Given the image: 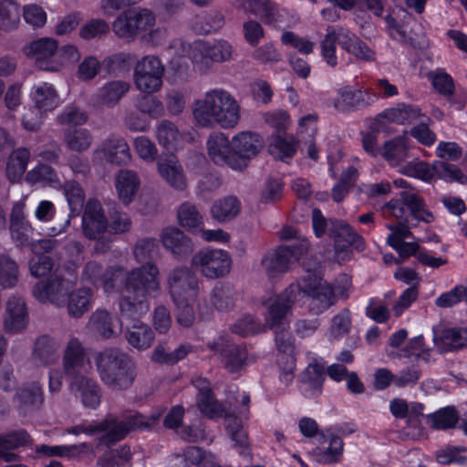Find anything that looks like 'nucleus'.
<instances>
[{"mask_svg": "<svg viewBox=\"0 0 467 467\" xmlns=\"http://www.w3.org/2000/svg\"><path fill=\"white\" fill-rule=\"evenodd\" d=\"M63 140L69 150L82 152L89 149L93 138L86 129H67L64 132Z\"/></svg>", "mask_w": 467, "mask_h": 467, "instance_id": "nucleus-47", "label": "nucleus"}, {"mask_svg": "<svg viewBox=\"0 0 467 467\" xmlns=\"http://www.w3.org/2000/svg\"><path fill=\"white\" fill-rule=\"evenodd\" d=\"M195 298H183L171 300L175 306L176 321L183 327H191L195 319L192 302Z\"/></svg>", "mask_w": 467, "mask_h": 467, "instance_id": "nucleus-58", "label": "nucleus"}, {"mask_svg": "<svg viewBox=\"0 0 467 467\" xmlns=\"http://www.w3.org/2000/svg\"><path fill=\"white\" fill-rule=\"evenodd\" d=\"M91 327L104 338L117 335L110 314L106 310H96L90 317Z\"/></svg>", "mask_w": 467, "mask_h": 467, "instance_id": "nucleus-51", "label": "nucleus"}, {"mask_svg": "<svg viewBox=\"0 0 467 467\" xmlns=\"http://www.w3.org/2000/svg\"><path fill=\"white\" fill-rule=\"evenodd\" d=\"M105 158L119 165L127 164L131 160L130 146L127 141L120 137H109L101 147Z\"/></svg>", "mask_w": 467, "mask_h": 467, "instance_id": "nucleus-36", "label": "nucleus"}, {"mask_svg": "<svg viewBox=\"0 0 467 467\" xmlns=\"http://www.w3.org/2000/svg\"><path fill=\"white\" fill-rule=\"evenodd\" d=\"M193 383L199 391L197 405L200 411L209 419L227 417L226 409L213 397L210 383L202 378L197 379Z\"/></svg>", "mask_w": 467, "mask_h": 467, "instance_id": "nucleus-26", "label": "nucleus"}, {"mask_svg": "<svg viewBox=\"0 0 467 467\" xmlns=\"http://www.w3.org/2000/svg\"><path fill=\"white\" fill-rule=\"evenodd\" d=\"M233 52V46L224 39L198 41L194 43L192 57L199 70L206 72L214 63L229 61Z\"/></svg>", "mask_w": 467, "mask_h": 467, "instance_id": "nucleus-11", "label": "nucleus"}, {"mask_svg": "<svg viewBox=\"0 0 467 467\" xmlns=\"http://www.w3.org/2000/svg\"><path fill=\"white\" fill-rule=\"evenodd\" d=\"M359 37L351 33L348 28L339 26H329L327 34L321 42L322 56L326 62L335 67L337 63L336 56V43L348 53L358 43Z\"/></svg>", "mask_w": 467, "mask_h": 467, "instance_id": "nucleus-18", "label": "nucleus"}, {"mask_svg": "<svg viewBox=\"0 0 467 467\" xmlns=\"http://www.w3.org/2000/svg\"><path fill=\"white\" fill-rule=\"evenodd\" d=\"M383 116L390 122L400 125L410 124L419 119L420 110L410 105L400 104L396 108L387 109Z\"/></svg>", "mask_w": 467, "mask_h": 467, "instance_id": "nucleus-49", "label": "nucleus"}, {"mask_svg": "<svg viewBox=\"0 0 467 467\" xmlns=\"http://www.w3.org/2000/svg\"><path fill=\"white\" fill-rule=\"evenodd\" d=\"M156 136L159 143L168 150L174 149L182 139L175 124L167 119L161 121L157 126Z\"/></svg>", "mask_w": 467, "mask_h": 467, "instance_id": "nucleus-50", "label": "nucleus"}, {"mask_svg": "<svg viewBox=\"0 0 467 467\" xmlns=\"http://www.w3.org/2000/svg\"><path fill=\"white\" fill-rule=\"evenodd\" d=\"M87 351L83 343L76 337L67 342L62 357V368L69 380L77 376L84 375L81 370L85 366Z\"/></svg>", "mask_w": 467, "mask_h": 467, "instance_id": "nucleus-23", "label": "nucleus"}, {"mask_svg": "<svg viewBox=\"0 0 467 467\" xmlns=\"http://www.w3.org/2000/svg\"><path fill=\"white\" fill-rule=\"evenodd\" d=\"M70 391L79 397L84 407L96 409L101 399V389L99 383L86 375L77 376L69 379Z\"/></svg>", "mask_w": 467, "mask_h": 467, "instance_id": "nucleus-25", "label": "nucleus"}, {"mask_svg": "<svg viewBox=\"0 0 467 467\" xmlns=\"http://www.w3.org/2000/svg\"><path fill=\"white\" fill-rule=\"evenodd\" d=\"M57 342L48 335L38 337L34 342L32 357L39 365H47L57 358Z\"/></svg>", "mask_w": 467, "mask_h": 467, "instance_id": "nucleus-40", "label": "nucleus"}, {"mask_svg": "<svg viewBox=\"0 0 467 467\" xmlns=\"http://www.w3.org/2000/svg\"><path fill=\"white\" fill-rule=\"evenodd\" d=\"M26 208V198L16 202L10 213V233L12 239L18 246L27 245V223L25 211Z\"/></svg>", "mask_w": 467, "mask_h": 467, "instance_id": "nucleus-34", "label": "nucleus"}, {"mask_svg": "<svg viewBox=\"0 0 467 467\" xmlns=\"http://www.w3.org/2000/svg\"><path fill=\"white\" fill-rule=\"evenodd\" d=\"M29 161V150L18 148L10 154L6 164V176L12 182H19L26 170Z\"/></svg>", "mask_w": 467, "mask_h": 467, "instance_id": "nucleus-43", "label": "nucleus"}, {"mask_svg": "<svg viewBox=\"0 0 467 467\" xmlns=\"http://www.w3.org/2000/svg\"><path fill=\"white\" fill-rule=\"evenodd\" d=\"M240 210L241 204L238 199L234 196H227L217 200L212 206L211 213L216 221L224 223L237 216Z\"/></svg>", "mask_w": 467, "mask_h": 467, "instance_id": "nucleus-45", "label": "nucleus"}, {"mask_svg": "<svg viewBox=\"0 0 467 467\" xmlns=\"http://www.w3.org/2000/svg\"><path fill=\"white\" fill-rule=\"evenodd\" d=\"M75 282L57 275L40 280L34 286L33 294L40 302H50L57 306H65L67 296L73 289Z\"/></svg>", "mask_w": 467, "mask_h": 467, "instance_id": "nucleus-17", "label": "nucleus"}, {"mask_svg": "<svg viewBox=\"0 0 467 467\" xmlns=\"http://www.w3.org/2000/svg\"><path fill=\"white\" fill-rule=\"evenodd\" d=\"M264 148L262 137L254 132L242 131L232 138L233 158L230 160L232 169L244 170L251 160Z\"/></svg>", "mask_w": 467, "mask_h": 467, "instance_id": "nucleus-14", "label": "nucleus"}, {"mask_svg": "<svg viewBox=\"0 0 467 467\" xmlns=\"http://www.w3.org/2000/svg\"><path fill=\"white\" fill-rule=\"evenodd\" d=\"M58 43L52 37H42L31 42V57L35 66L41 70L58 71L61 63L57 62Z\"/></svg>", "mask_w": 467, "mask_h": 467, "instance_id": "nucleus-21", "label": "nucleus"}, {"mask_svg": "<svg viewBox=\"0 0 467 467\" xmlns=\"http://www.w3.org/2000/svg\"><path fill=\"white\" fill-rule=\"evenodd\" d=\"M156 420L155 417H147L135 411L124 414L121 418L109 414L102 420L100 426L101 429L106 430L101 441L106 444L119 441L130 431L151 428Z\"/></svg>", "mask_w": 467, "mask_h": 467, "instance_id": "nucleus-7", "label": "nucleus"}, {"mask_svg": "<svg viewBox=\"0 0 467 467\" xmlns=\"http://www.w3.org/2000/svg\"><path fill=\"white\" fill-rule=\"evenodd\" d=\"M307 250L306 242L299 245H282L267 251L261 260V266L269 278H275L287 272L294 260H298Z\"/></svg>", "mask_w": 467, "mask_h": 467, "instance_id": "nucleus-10", "label": "nucleus"}, {"mask_svg": "<svg viewBox=\"0 0 467 467\" xmlns=\"http://www.w3.org/2000/svg\"><path fill=\"white\" fill-rule=\"evenodd\" d=\"M459 420V416L452 407H447L428 416V422L436 430H447L453 428Z\"/></svg>", "mask_w": 467, "mask_h": 467, "instance_id": "nucleus-52", "label": "nucleus"}, {"mask_svg": "<svg viewBox=\"0 0 467 467\" xmlns=\"http://www.w3.org/2000/svg\"><path fill=\"white\" fill-rule=\"evenodd\" d=\"M18 280V270L16 264L8 257H0V285L9 288L16 285Z\"/></svg>", "mask_w": 467, "mask_h": 467, "instance_id": "nucleus-62", "label": "nucleus"}, {"mask_svg": "<svg viewBox=\"0 0 467 467\" xmlns=\"http://www.w3.org/2000/svg\"><path fill=\"white\" fill-rule=\"evenodd\" d=\"M125 337L130 345L140 350L150 348L154 340L151 328L140 321H136L131 328H128Z\"/></svg>", "mask_w": 467, "mask_h": 467, "instance_id": "nucleus-44", "label": "nucleus"}, {"mask_svg": "<svg viewBox=\"0 0 467 467\" xmlns=\"http://www.w3.org/2000/svg\"><path fill=\"white\" fill-rule=\"evenodd\" d=\"M191 265L202 276L216 279L230 273L232 258L229 253L221 249H202L193 254Z\"/></svg>", "mask_w": 467, "mask_h": 467, "instance_id": "nucleus-9", "label": "nucleus"}, {"mask_svg": "<svg viewBox=\"0 0 467 467\" xmlns=\"http://www.w3.org/2000/svg\"><path fill=\"white\" fill-rule=\"evenodd\" d=\"M20 8L12 0H5L0 3V29L16 27L20 22Z\"/></svg>", "mask_w": 467, "mask_h": 467, "instance_id": "nucleus-53", "label": "nucleus"}, {"mask_svg": "<svg viewBox=\"0 0 467 467\" xmlns=\"http://www.w3.org/2000/svg\"><path fill=\"white\" fill-rule=\"evenodd\" d=\"M130 85L124 80H112L105 83L92 97L98 106L113 108L129 92Z\"/></svg>", "mask_w": 467, "mask_h": 467, "instance_id": "nucleus-29", "label": "nucleus"}, {"mask_svg": "<svg viewBox=\"0 0 467 467\" xmlns=\"http://www.w3.org/2000/svg\"><path fill=\"white\" fill-rule=\"evenodd\" d=\"M63 189L70 208V213L63 223L51 228L50 231L53 235L59 234L66 231L70 223L71 218L78 214L84 206L85 193L78 182L75 181L67 182L64 184Z\"/></svg>", "mask_w": 467, "mask_h": 467, "instance_id": "nucleus-28", "label": "nucleus"}, {"mask_svg": "<svg viewBox=\"0 0 467 467\" xmlns=\"http://www.w3.org/2000/svg\"><path fill=\"white\" fill-rule=\"evenodd\" d=\"M192 351V348L189 344H182L172 351L168 350L163 345H158L152 352L151 360L160 364L173 365Z\"/></svg>", "mask_w": 467, "mask_h": 467, "instance_id": "nucleus-46", "label": "nucleus"}, {"mask_svg": "<svg viewBox=\"0 0 467 467\" xmlns=\"http://www.w3.org/2000/svg\"><path fill=\"white\" fill-rule=\"evenodd\" d=\"M223 25V16L219 12H212L203 16H199L193 28L199 34H211L221 29Z\"/></svg>", "mask_w": 467, "mask_h": 467, "instance_id": "nucleus-56", "label": "nucleus"}, {"mask_svg": "<svg viewBox=\"0 0 467 467\" xmlns=\"http://www.w3.org/2000/svg\"><path fill=\"white\" fill-rule=\"evenodd\" d=\"M381 155L391 165L400 164L407 158V137L403 135L386 141Z\"/></svg>", "mask_w": 467, "mask_h": 467, "instance_id": "nucleus-48", "label": "nucleus"}, {"mask_svg": "<svg viewBox=\"0 0 467 467\" xmlns=\"http://www.w3.org/2000/svg\"><path fill=\"white\" fill-rule=\"evenodd\" d=\"M307 275L303 276L296 283L290 285H296L298 293L296 294L295 303L297 301L301 292L309 298L308 309L312 315L318 316L337 302L334 286L327 281L318 277L315 272L306 268Z\"/></svg>", "mask_w": 467, "mask_h": 467, "instance_id": "nucleus-5", "label": "nucleus"}, {"mask_svg": "<svg viewBox=\"0 0 467 467\" xmlns=\"http://www.w3.org/2000/svg\"><path fill=\"white\" fill-rule=\"evenodd\" d=\"M398 221L410 223L411 220L429 223L433 221V214L426 209L423 199L414 190L402 191L400 199L391 200L382 207Z\"/></svg>", "mask_w": 467, "mask_h": 467, "instance_id": "nucleus-6", "label": "nucleus"}, {"mask_svg": "<svg viewBox=\"0 0 467 467\" xmlns=\"http://www.w3.org/2000/svg\"><path fill=\"white\" fill-rule=\"evenodd\" d=\"M27 307L24 298L13 296L6 304L5 327L8 332L16 333L26 326Z\"/></svg>", "mask_w": 467, "mask_h": 467, "instance_id": "nucleus-31", "label": "nucleus"}, {"mask_svg": "<svg viewBox=\"0 0 467 467\" xmlns=\"http://www.w3.org/2000/svg\"><path fill=\"white\" fill-rule=\"evenodd\" d=\"M297 293L296 285H289L282 293L265 303L267 308L265 325L275 333V346L281 353L279 356H294L295 343L289 331L287 317L295 305Z\"/></svg>", "mask_w": 467, "mask_h": 467, "instance_id": "nucleus-4", "label": "nucleus"}, {"mask_svg": "<svg viewBox=\"0 0 467 467\" xmlns=\"http://www.w3.org/2000/svg\"><path fill=\"white\" fill-rule=\"evenodd\" d=\"M89 450L87 443H81L79 445H69V446H48L40 445L36 448V451L40 454H44L48 457L58 456H78L80 453L86 452Z\"/></svg>", "mask_w": 467, "mask_h": 467, "instance_id": "nucleus-54", "label": "nucleus"}, {"mask_svg": "<svg viewBox=\"0 0 467 467\" xmlns=\"http://www.w3.org/2000/svg\"><path fill=\"white\" fill-rule=\"evenodd\" d=\"M164 73L165 67L158 57L145 56L134 66V84L140 92L153 94L161 88Z\"/></svg>", "mask_w": 467, "mask_h": 467, "instance_id": "nucleus-8", "label": "nucleus"}, {"mask_svg": "<svg viewBox=\"0 0 467 467\" xmlns=\"http://www.w3.org/2000/svg\"><path fill=\"white\" fill-rule=\"evenodd\" d=\"M328 236L333 240L335 259L338 263L349 258L350 246H354L358 251H362L365 248V242L362 236L356 233L343 220L330 219Z\"/></svg>", "mask_w": 467, "mask_h": 467, "instance_id": "nucleus-13", "label": "nucleus"}, {"mask_svg": "<svg viewBox=\"0 0 467 467\" xmlns=\"http://www.w3.org/2000/svg\"><path fill=\"white\" fill-rule=\"evenodd\" d=\"M297 142L291 135H278L275 138L274 142L270 145V151L277 158H291L296 150Z\"/></svg>", "mask_w": 467, "mask_h": 467, "instance_id": "nucleus-55", "label": "nucleus"}, {"mask_svg": "<svg viewBox=\"0 0 467 467\" xmlns=\"http://www.w3.org/2000/svg\"><path fill=\"white\" fill-rule=\"evenodd\" d=\"M165 285L171 300L196 298L199 294V279L191 267L177 265L167 274Z\"/></svg>", "mask_w": 467, "mask_h": 467, "instance_id": "nucleus-12", "label": "nucleus"}, {"mask_svg": "<svg viewBox=\"0 0 467 467\" xmlns=\"http://www.w3.org/2000/svg\"><path fill=\"white\" fill-rule=\"evenodd\" d=\"M159 252L156 239L139 240L134 248L135 259L143 263L126 274L124 286L119 296V309L122 317L136 319L150 309L149 296L161 291V273L152 262Z\"/></svg>", "mask_w": 467, "mask_h": 467, "instance_id": "nucleus-1", "label": "nucleus"}, {"mask_svg": "<svg viewBox=\"0 0 467 467\" xmlns=\"http://www.w3.org/2000/svg\"><path fill=\"white\" fill-rule=\"evenodd\" d=\"M179 224L190 232L202 230L203 220L197 206L190 202H182L177 210Z\"/></svg>", "mask_w": 467, "mask_h": 467, "instance_id": "nucleus-42", "label": "nucleus"}, {"mask_svg": "<svg viewBox=\"0 0 467 467\" xmlns=\"http://www.w3.org/2000/svg\"><path fill=\"white\" fill-rule=\"evenodd\" d=\"M325 372H327L325 366L317 360H314L306 368L304 381L309 385L310 389L320 393L325 379Z\"/></svg>", "mask_w": 467, "mask_h": 467, "instance_id": "nucleus-61", "label": "nucleus"}, {"mask_svg": "<svg viewBox=\"0 0 467 467\" xmlns=\"http://www.w3.org/2000/svg\"><path fill=\"white\" fill-rule=\"evenodd\" d=\"M248 11L267 26H275L282 19V14L273 0H247Z\"/></svg>", "mask_w": 467, "mask_h": 467, "instance_id": "nucleus-37", "label": "nucleus"}, {"mask_svg": "<svg viewBox=\"0 0 467 467\" xmlns=\"http://www.w3.org/2000/svg\"><path fill=\"white\" fill-rule=\"evenodd\" d=\"M351 324L350 311L348 308L342 309L331 320L330 336L335 339L341 338L349 332Z\"/></svg>", "mask_w": 467, "mask_h": 467, "instance_id": "nucleus-60", "label": "nucleus"}, {"mask_svg": "<svg viewBox=\"0 0 467 467\" xmlns=\"http://www.w3.org/2000/svg\"><path fill=\"white\" fill-rule=\"evenodd\" d=\"M31 182H44L53 188H59L61 182L54 169L48 165H39L31 171Z\"/></svg>", "mask_w": 467, "mask_h": 467, "instance_id": "nucleus-63", "label": "nucleus"}, {"mask_svg": "<svg viewBox=\"0 0 467 467\" xmlns=\"http://www.w3.org/2000/svg\"><path fill=\"white\" fill-rule=\"evenodd\" d=\"M208 348L218 355L223 367L230 372L240 371L247 360V350L244 345L235 344L226 336H220L207 344Z\"/></svg>", "mask_w": 467, "mask_h": 467, "instance_id": "nucleus-15", "label": "nucleus"}, {"mask_svg": "<svg viewBox=\"0 0 467 467\" xmlns=\"http://www.w3.org/2000/svg\"><path fill=\"white\" fill-rule=\"evenodd\" d=\"M359 37L351 33L348 28L339 26H329L327 34L321 42L322 56L326 62L335 67L337 63L336 56V43L348 53L358 43Z\"/></svg>", "mask_w": 467, "mask_h": 467, "instance_id": "nucleus-19", "label": "nucleus"}, {"mask_svg": "<svg viewBox=\"0 0 467 467\" xmlns=\"http://www.w3.org/2000/svg\"><path fill=\"white\" fill-rule=\"evenodd\" d=\"M157 165L160 175L170 186L180 191L186 189L187 180L183 169L175 157L161 160Z\"/></svg>", "mask_w": 467, "mask_h": 467, "instance_id": "nucleus-33", "label": "nucleus"}, {"mask_svg": "<svg viewBox=\"0 0 467 467\" xmlns=\"http://www.w3.org/2000/svg\"><path fill=\"white\" fill-rule=\"evenodd\" d=\"M108 229V219L105 216L101 203L90 199L85 205L82 216L83 234L92 240L104 234Z\"/></svg>", "mask_w": 467, "mask_h": 467, "instance_id": "nucleus-22", "label": "nucleus"}, {"mask_svg": "<svg viewBox=\"0 0 467 467\" xmlns=\"http://www.w3.org/2000/svg\"><path fill=\"white\" fill-rule=\"evenodd\" d=\"M112 30L119 38L129 42L136 38L130 9L118 16L112 24Z\"/></svg>", "mask_w": 467, "mask_h": 467, "instance_id": "nucleus-59", "label": "nucleus"}, {"mask_svg": "<svg viewBox=\"0 0 467 467\" xmlns=\"http://www.w3.org/2000/svg\"><path fill=\"white\" fill-rule=\"evenodd\" d=\"M101 382L109 389L123 391L130 389L137 378V365L126 352L117 348H108L94 358Z\"/></svg>", "mask_w": 467, "mask_h": 467, "instance_id": "nucleus-3", "label": "nucleus"}, {"mask_svg": "<svg viewBox=\"0 0 467 467\" xmlns=\"http://www.w3.org/2000/svg\"><path fill=\"white\" fill-rule=\"evenodd\" d=\"M57 119L60 125H83L88 120V114L79 108L70 105L57 115Z\"/></svg>", "mask_w": 467, "mask_h": 467, "instance_id": "nucleus-64", "label": "nucleus"}, {"mask_svg": "<svg viewBox=\"0 0 467 467\" xmlns=\"http://www.w3.org/2000/svg\"><path fill=\"white\" fill-rule=\"evenodd\" d=\"M237 292L229 283H218L211 292V303L220 311L232 309L237 300Z\"/></svg>", "mask_w": 467, "mask_h": 467, "instance_id": "nucleus-41", "label": "nucleus"}, {"mask_svg": "<svg viewBox=\"0 0 467 467\" xmlns=\"http://www.w3.org/2000/svg\"><path fill=\"white\" fill-rule=\"evenodd\" d=\"M135 36L151 28L156 22L153 12L149 9H130Z\"/></svg>", "mask_w": 467, "mask_h": 467, "instance_id": "nucleus-57", "label": "nucleus"}, {"mask_svg": "<svg viewBox=\"0 0 467 467\" xmlns=\"http://www.w3.org/2000/svg\"><path fill=\"white\" fill-rule=\"evenodd\" d=\"M434 343L441 352L457 350L467 347V329L445 328L434 336Z\"/></svg>", "mask_w": 467, "mask_h": 467, "instance_id": "nucleus-35", "label": "nucleus"}, {"mask_svg": "<svg viewBox=\"0 0 467 467\" xmlns=\"http://www.w3.org/2000/svg\"><path fill=\"white\" fill-rule=\"evenodd\" d=\"M207 152L210 159L217 165L228 166L232 169L230 160L233 158L232 140L223 132H214L211 134L206 142Z\"/></svg>", "mask_w": 467, "mask_h": 467, "instance_id": "nucleus-30", "label": "nucleus"}, {"mask_svg": "<svg viewBox=\"0 0 467 467\" xmlns=\"http://www.w3.org/2000/svg\"><path fill=\"white\" fill-rule=\"evenodd\" d=\"M192 114L200 126L209 128L218 125L223 129H232L241 118L237 100L223 88L211 89L195 100Z\"/></svg>", "mask_w": 467, "mask_h": 467, "instance_id": "nucleus-2", "label": "nucleus"}, {"mask_svg": "<svg viewBox=\"0 0 467 467\" xmlns=\"http://www.w3.org/2000/svg\"><path fill=\"white\" fill-rule=\"evenodd\" d=\"M34 101L35 110L38 119L31 123V130H38L42 124L45 114L57 107V98L55 89L52 86L47 84L38 87L36 90Z\"/></svg>", "mask_w": 467, "mask_h": 467, "instance_id": "nucleus-32", "label": "nucleus"}, {"mask_svg": "<svg viewBox=\"0 0 467 467\" xmlns=\"http://www.w3.org/2000/svg\"><path fill=\"white\" fill-rule=\"evenodd\" d=\"M337 95L334 99V107L341 112L362 109L371 105L376 99V96L370 94L368 90L349 87L339 88Z\"/></svg>", "mask_w": 467, "mask_h": 467, "instance_id": "nucleus-24", "label": "nucleus"}, {"mask_svg": "<svg viewBox=\"0 0 467 467\" xmlns=\"http://www.w3.org/2000/svg\"><path fill=\"white\" fill-rule=\"evenodd\" d=\"M409 169L415 177L426 182L437 177L447 182L467 183V176L456 165L446 161H437L432 165L418 161L410 163Z\"/></svg>", "mask_w": 467, "mask_h": 467, "instance_id": "nucleus-16", "label": "nucleus"}, {"mask_svg": "<svg viewBox=\"0 0 467 467\" xmlns=\"http://www.w3.org/2000/svg\"><path fill=\"white\" fill-rule=\"evenodd\" d=\"M359 37L351 33L348 28L339 26H329L327 34L321 42L322 56L326 62L335 67L337 63L336 56V43L348 53L358 43Z\"/></svg>", "mask_w": 467, "mask_h": 467, "instance_id": "nucleus-20", "label": "nucleus"}, {"mask_svg": "<svg viewBox=\"0 0 467 467\" xmlns=\"http://www.w3.org/2000/svg\"><path fill=\"white\" fill-rule=\"evenodd\" d=\"M140 185V179L133 171L121 170L116 175V188L119 198L126 205L132 202Z\"/></svg>", "mask_w": 467, "mask_h": 467, "instance_id": "nucleus-38", "label": "nucleus"}, {"mask_svg": "<svg viewBox=\"0 0 467 467\" xmlns=\"http://www.w3.org/2000/svg\"><path fill=\"white\" fill-rule=\"evenodd\" d=\"M92 290L90 288H79L70 291L67 296V313L75 318L81 317L91 306Z\"/></svg>", "mask_w": 467, "mask_h": 467, "instance_id": "nucleus-39", "label": "nucleus"}, {"mask_svg": "<svg viewBox=\"0 0 467 467\" xmlns=\"http://www.w3.org/2000/svg\"><path fill=\"white\" fill-rule=\"evenodd\" d=\"M162 245L177 258H185L193 251L191 239L177 227L165 228L161 235Z\"/></svg>", "mask_w": 467, "mask_h": 467, "instance_id": "nucleus-27", "label": "nucleus"}]
</instances>
